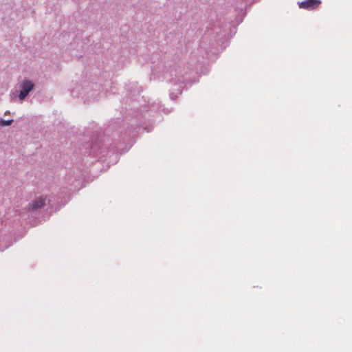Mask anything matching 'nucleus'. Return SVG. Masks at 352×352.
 <instances>
[{"label":"nucleus","mask_w":352,"mask_h":352,"mask_svg":"<svg viewBox=\"0 0 352 352\" xmlns=\"http://www.w3.org/2000/svg\"><path fill=\"white\" fill-rule=\"evenodd\" d=\"M50 200L47 199V196L41 195L34 199L31 203H29L28 206L23 209V212H21L22 217H25V214L28 212L35 213L42 208H43L47 202H49Z\"/></svg>","instance_id":"nucleus-1"},{"label":"nucleus","mask_w":352,"mask_h":352,"mask_svg":"<svg viewBox=\"0 0 352 352\" xmlns=\"http://www.w3.org/2000/svg\"><path fill=\"white\" fill-rule=\"evenodd\" d=\"M21 90L19 94V98L21 100H23L30 94V92L33 90L34 87V84L30 80H25L20 85Z\"/></svg>","instance_id":"nucleus-2"},{"label":"nucleus","mask_w":352,"mask_h":352,"mask_svg":"<svg viewBox=\"0 0 352 352\" xmlns=\"http://www.w3.org/2000/svg\"><path fill=\"white\" fill-rule=\"evenodd\" d=\"M321 2L319 0H305L299 3L300 8L311 10L316 8Z\"/></svg>","instance_id":"nucleus-3"},{"label":"nucleus","mask_w":352,"mask_h":352,"mask_svg":"<svg viewBox=\"0 0 352 352\" xmlns=\"http://www.w3.org/2000/svg\"><path fill=\"white\" fill-rule=\"evenodd\" d=\"M12 122H13L12 119L5 120L3 118H0V126H10Z\"/></svg>","instance_id":"nucleus-4"},{"label":"nucleus","mask_w":352,"mask_h":352,"mask_svg":"<svg viewBox=\"0 0 352 352\" xmlns=\"http://www.w3.org/2000/svg\"><path fill=\"white\" fill-rule=\"evenodd\" d=\"M179 81L181 82V84H182V82L180 80H179ZM182 85H180L179 87L177 89V91H178L179 94H182Z\"/></svg>","instance_id":"nucleus-5"},{"label":"nucleus","mask_w":352,"mask_h":352,"mask_svg":"<svg viewBox=\"0 0 352 352\" xmlns=\"http://www.w3.org/2000/svg\"><path fill=\"white\" fill-rule=\"evenodd\" d=\"M8 113H10V111H6V113H5V114H8Z\"/></svg>","instance_id":"nucleus-6"},{"label":"nucleus","mask_w":352,"mask_h":352,"mask_svg":"<svg viewBox=\"0 0 352 352\" xmlns=\"http://www.w3.org/2000/svg\"><path fill=\"white\" fill-rule=\"evenodd\" d=\"M173 82L175 84H176V82H175V80H174V81H173V80H170V82Z\"/></svg>","instance_id":"nucleus-7"}]
</instances>
